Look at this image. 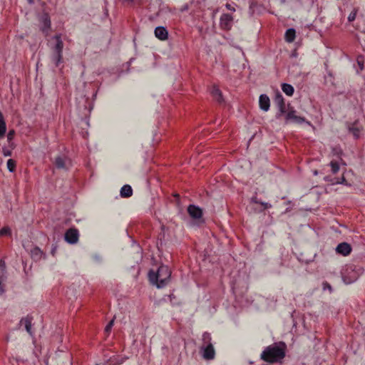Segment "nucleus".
<instances>
[{"label": "nucleus", "instance_id": "f257e3e1", "mask_svg": "<svg viewBox=\"0 0 365 365\" xmlns=\"http://www.w3.org/2000/svg\"><path fill=\"white\" fill-rule=\"evenodd\" d=\"M287 344L284 341L274 342L264 348L260 354V359L269 363H282L286 356Z\"/></svg>", "mask_w": 365, "mask_h": 365}, {"label": "nucleus", "instance_id": "f03ea898", "mask_svg": "<svg viewBox=\"0 0 365 365\" xmlns=\"http://www.w3.org/2000/svg\"><path fill=\"white\" fill-rule=\"evenodd\" d=\"M171 271L166 265H160L157 272L150 270L148 277L150 282L158 288L165 287L170 281Z\"/></svg>", "mask_w": 365, "mask_h": 365}, {"label": "nucleus", "instance_id": "7ed1b4c3", "mask_svg": "<svg viewBox=\"0 0 365 365\" xmlns=\"http://www.w3.org/2000/svg\"><path fill=\"white\" fill-rule=\"evenodd\" d=\"M362 273L363 269L361 267L354 265L347 266L342 274L343 281L346 284L353 283L357 280Z\"/></svg>", "mask_w": 365, "mask_h": 365}, {"label": "nucleus", "instance_id": "20e7f679", "mask_svg": "<svg viewBox=\"0 0 365 365\" xmlns=\"http://www.w3.org/2000/svg\"><path fill=\"white\" fill-rule=\"evenodd\" d=\"M283 116L284 118V123L286 124L291 123L299 125L304 123H309L306 120L304 117L297 115V110L289 105H288L287 109H286V113L283 115Z\"/></svg>", "mask_w": 365, "mask_h": 365}, {"label": "nucleus", "instance_id": "39448f33", "mask_svg": "<svg viewBox=\"0 0 365 365\" xmlns=\"http://www.w3.org/2000/svg\"><path fill=\"white\" fill-rule=\"evenodd\" d=\"M274 102L278 108V111L276 113V118L279 119L286 113V109L287 108L286 107L284 98L278 90L275 92Z\"/></svg>", "mask_w": 365, "mask_h": 365}, {"label": "nucleus", "instance_id": "423d86ee", "mask_svg": "<svg viewBox=\"0 0 365 365\" xmlns=\"http://www.w3.org/2000/svg\"><path fill=\"white\" fill-rule=\"evenodd\" d=\"M233 16L229 14H223L220 19V29L224 31H230L232 29Z\"/></svg>", "mask_w": 365, "mask_h": 365}, {"label": "nucleus", "instance_id": "0eeeda50", "mask_svg": "<svg viewBox=\"0 0 365 365\" xmlns=\"http://www.w3.org/2000/svg\"><path fill=\"white\" fill-rule=\"evenodd\" d=\"M64 238L68 243L71 245L76 244L79 238L78 230L74 227L69 228L65 232Z\"/></svg>", "mask_w": 365, "mask_h": 365}, {"label": "nucleus", "instance_id": "6e6552de", "mask_svg": "<svg viewBox=\"0 0 365 365\" xmlns=\"http://www.w3.org/2000/svg\"><path fill=\"white\" fill-rule=\"evenodd\" d=\"M200 351L202 358L207 361L212 360L215 357V350L213 345L200 346Z\"/></svg>", "mask_w": 365, "mask_h": 365}, {"label": "nucleus", "instance_id": "1a4fd4ad", "mask_svg": "<svg viewBox=\"0 0 365 365\" xmlns=\"http://www.w3.org/2000/svg\"><path fill=\"white\" fill-rule=\"evenodd\" d=\"M351 246L345 242L339 243L335 249L337 254L344 257L349 255L351 253Z\"/></svg>", "mask_w": 365, "mask_h": 365}, {"label": "nucleus", "instance_id": "9d476101", "mask_svg": "<svg viewBox=\"0 0 365 365\" xmlns=\"http://www.w3.org/2000/svg\"><path fill=\"white\" fill-rule=\"evenodd\" d=\"M187 212L192 218L195 220L200 219L202 216V209L195 205H190L187 207Z\"/></svg>", "mask_w": 365, "mask_h": 365}, {"label": "nucleus", "instance_id": "9b49d317", "mask_svg": "<svg viewBox=\"0 0 365 365\" xmlns=\"http://www.w3.org/2000/svg\"><path fill=\"white\" fill-rule=\"evenodd\" d=\"M259 107L264 111H267L270 106V100L266 94H262L259 100Z\"/></svg>", "mask_w": 365, "mask_h": 365}, {"label": "nucleus", "instance_id": "f8f14e48", "mask_svg": "<svg viewBox=\"0 0 365 365\" xmlns=\"http://www.w3.org/2000/svg\"><path fill=\"white\" fill-rule=\"evenodd\" d=\"M155 35L158 39L164 41L168 38V32L165 27L158 26L155 29Z\"/></svg>", "mask_w": 365, "mask_h": 365}, {"label": "nucleus", "instance_id": "ddd939ff", "mask_svg": "<svg viewBox=\"0 0 365 365\" xmlns=\"http://www.w3.org/2000/svg\"><path fill=\"white\" fill-rule=\"evenodd\" d=\"M32 321H33V317L30 315H27L25 318L21 319L20 321V323H24L25 325V329L26 331L30 334L32 335Z\"/></svg>", "mask_w": 365, "mask_h": 365}, {"label": "nucleus", "instance_id": "4468645a", "mask_svg": "<svg viewBox=\"0 0 365 365\" xmlns=\"http://www.w3.org/2000/svg\"><path fill=\"white\" fill-rule=\"evenodd\" d=\"M53 38L56 40V44L52 48L53 51H58L63 53V42L61 39V34L56 35Z\"/></svg>", "mask_w": 365, "mask_h": 365}, {"label": "nucleus", "instance_id": "2eb2a0df", "mask_svg": "<svg viewBox=\"0 0 365 365\" xmlns=\"http://www.w3.org/2000/svg\"><path fill=\"white\" fill-rule=\"evenodd\" d=\"M43 26L41 27V31L45 34V36L48 35V31L51 28V20L47 14H45L43 16Z\"/></svg>", "mask_w": 365, "mask_h": 365}, {"label": "nucleus", "instance_id": "dca6fc26", "mask_svg": "<svg viewBox=\"0 0 365 365\" xmlns=\"http://www.w3.org/2000/svg\"><path fill=\"white\" fill-rule=\"evenodd\" d=\"M67 158L64 156L58 155L55 158L54 165L58 169H67L66 165Z\"/></svg>", "mask_w": 365, "mask_h": 365}, {"label": "nucleus", "instance_id": "f3484780", "mask_svg": "<svg viewBox=\"0 0 365 365\" xmlns=\"http://www.w3.org/2000/svg\"><path fill=\"white\" fill-rule=\"evenodd\" d=\"M51 59L55 66L58 67L63 62V53L53 51Z\"/></svg>", "mask_w": 365, "mask_h": 365}, {"label": "nucleus", "instance_id": "a211bd4d", "mask_svg": "<svg viewBox=\"0 0 365 365\" xmlns=\"http://www.w3.org/2000/svg\"><path fill=\"white\" fill-rule=\"evenodd\" d=\"M296 37V31L293 28H290L287 30L284 38L287 42L292 43L294 41Z\"/></svg>", "mask_w": 365, "mask_h": 365}, {"label": "nucleus", "instance_id": "6ab92c4d", "mask_svg": "<svg viewBox=\"0 0 365 365\" xmlns=\"http://www.w3.org/2000/svg\"><path fill=\"white\" fill-rule=\"evenodd\" d=\"M212 95L217 102L222 103L224 101L221 91L216 86H214L212 91Z\"/></svg>", "mask_w": 365, "mask_h": 365}, {"label": "nucleus", "instance_id": "aec40b11", "mask_svg": "<svg viewBox=\"0 0 365 365\" xmlns=\"http://www.w3.org/2000/svg\"><path fill=\"white\" fill-rule=\"evenodd\" d=\"M133 195L132 187L129 185H125L121 187L120 196L122 197H129Z\"/></svg>", "mask_w": 365, "mask_h": 365}, {"label": "nucleus", "instance_id": "412c9836", "mask_svg": "<svg viewBox=\"0 0 365 365\" xmlns=\"http://www.w3.org/2000/svg\"><path fill=\"white\" fill-rule=\"evenodd\" d=\"M208 345H213L212 342L211 334L209 332H204L202 336V344L200 346H206Z\"/></svg>", "mask_w": 365, "mask_h": 365}, {"label": "nucleus", "instance_id": "4be33fe9", "mask_svg": "<svg viewBox=\"0 0 365 365\" xmlns=\"http://www.w3.org/2000/svg\"><path fill=\"white\" fill-rule=\"evenodd\" d=\"M282 90L286 95L289 96H292L294 91V87L291 84L286 83L282 84Z\"/></svg>", "mask_w": 365, "mask_h": 365}, {"label": "nucleus", "instance_id": "5701e85b", "mask_svg": "<svg viewBox=\"0 0 365 365\" xmlns=\"http://www.w3.org/2000/svg\"><path fill=\"white\" fill-rule=\"evenodd\" d=\"M356 121L354 122L351 125L349 126V131L354 135V137L357 139L360 136L361 129L355 127Z\"/></svg>", "mask_w": 365, "mask_h": 365}, {"label": "nucleus", "instance_id": "b1692460", "mask_svg": "<svg viewBox=\"0 0 365 365\" xmlns=\"http://www.w3.org/2000/svg\"><path fill=\"white\" fill-rule=\"evenodd\" d=\"M331 184H344L347 186H350L351 184L348 183L344 176H342L340 180L339 178H334L331 180Z\"/></svg>", "mask_w": 365, "mask_h": 365}, {"label": "nucleus", "instance_id": "393cba45", "mask_svg": "<svg viewBox=\"0 0 365 365\" xmlns=\"http://www.w3.org/2000/svg\"><path fill=\"white\" fill-rule=\"evenodd\" d=\"M42 254H43V252L37 247H34L31 250L32 257L36 258V259H40L41 257Z\"/></svg>", "mask_w": 365, "mask_h": 365}, {"label": "nucleus", "instance_id": "a878e982", "mask_svg": "<svg viewBox=\"0 0 365 365\" xmlns=\"http://www.w3.org/2000/svg\"><path fill=\"white\" fill-rule=\"evenodd\" d=\"M259 5H258V3L257 1H255V0L250 1L249 9H250V13L251 15H253L255 14V9Z\"/></svg>", "mask_w": 365, "mask_h": 365}, {"label": "nucleus", "instance_id": "bb28decb", "mask_svg": "<svg viewBox=\"0 0 365 365\" xmlns=\"http://www.w3.org/2000/svg\"><path fill=\"white\" fill-rule=\"evenodd\" d=\"M7 168L10 172H14L16 168V161L13 159H9L7 161Z\"/></svg>", "mask_w": 365, "mask_h": 365}, {"label": "nucleus", "instance_id": "cd10ccee", "mask_svg": "<svg viewBox=\"0 0 365 365\" xmlns=\"http://www.w3.org/2000/svg\"><path fill=\"white\" fill-rule=\"evenodd\" d=\"M330 166L331 168V172L333 174H336L339 170V165L336 161H331Z\"/></svg>", "mask_w": 365, "mask_h": 365}, {"label": "nucleus", "instance_id": "c85d7f7f", "mask_svg": "<svg viewBox=\"0 0 365 365\" xmlns=\"http://www.w3.org/2000/svg\"><path fill=\"white\" fill-rule=\"evenodd\" d=\"M252 201L257 204H260L263 206V210L271 207V205L267 202H259L256 197L252 198Z\"/></svg>", "mask_w": 365, "mask_h": 365}, {"label": "nucleus", "instance_id": "c756f323", "mask_svg": "<svg viewBox=\"0 0 365 365\" xmlns=\"http://www.w3.org/2000/svg\"><path fill=\"white\" fill-rule=\"evenodd\" d=\"M114 324V318L111 319L105 327V332L109 334Z\"/></svg>", "mask_w": 365, "mask_h": 365}, {"label": "nucleus", "instance_id": "7c9ffc66", "mask_svg": "<svg viewBox=\"0 0 365 365\" xmlns=\"http://www.w3.org/2000/svg\"><path fill=\"white\" fill-rule=\"evenodd\" d=\"M1 236L11 235V229L9 227H4L0 230Z\"/></svg>", "mask_w": 365, "mask_h": 365}, {"label": "nucleus", "instance_id": "2f4dec72", "mask_svg": "<svg viewBox=\"0 0 365 365\" xmlns=\"http://www.w3.org/2000/svg\"><path fill=\"white\" fill-rule=\"evenodd\" d=\"M357 9H354L353 11L350 13V14L348 16V21L351 22L355 20L356 14H357Z\"/></svg>", "mask_w": 365, "mask_h": 365}, {"label": "nucleus", "instance_id": "473e14b6", "mask_svg": "<svg viewBox=\"0 0 365 365\" xmlns=\"http://www.w3.org/2000/svg\"><path fill=\"white\" fill-rule=\"evenodd\" d=\"M322 285H323L324 290L328 289L330 292H331V291H332L331 286L327 282H324Z\"/></svg>", "mask_w": 365, "mask_h": 365}, {"label": "nucleus", "instance_id": "72a5a7b5", "mask_svg": "<svg viewBox=\"0 0 365 365\" xmlns=\"http://www.w3.org/2000/svg\"><path fill=\"white\" fill-rule=\"evenodd\" d=\"M15 131L14 130H9L7 134L8 140L10 141L14 138Z\"/></svg>", "mask_w": 365, "mask_h": 365}, {"label": "nucleus", "instance_id": "f704fd0d", "mask_svg": "<svg viewBox=\"0 0 365 365\" xmlns=\"http://www.w3.org/2000/svg\"><path fill=\"white\" fill-rule=\"evenodd\" d=\"M332 152H333L334 155H336L338 156L341 155L342 154V150L339 148H333Z\"/></svg>", "mask_w": 365, "mask_h": 365}, {"label": "nucleus", "instance_id": "c9c22d12", "mask_svg": "<svg viewBox=\"0 0 365 365\" xmlns=\"http://www.w3.org/2000/svg\"><path fill=\"white\" fill-rule=\"evenodd\" d=\"M2 152H3V154H4V156H10V155H11V151L8 150V149H6V148H3Z\"/></svg>", "mask_w": 365, "mask_h": 365}, {"label": "nucleus", "instance_id": "e433bc0d", "mask_svg": "<svg viewBox=\"0 0 365 365\" xmlns=\"http://www.w3.org/2000/svg\"><path fill=\"white\" fill-rule=\"evenodd\" d=\"M6 269V263L3 259L0 261V269L4 271Z\"/></svg>", "mask_w": 365, "mask_h": 365}, {"label": "nucleus", "instance_id": "4c0bfd02", "mask_svg": "<svg viewBox=\"0 0 365 365\" xmlns=\"http://www.w3.org/2000/svg\"><path fill=\"white\" fill-rule=\"evenodd\" d=\"M226 8L230 10V11H235V9L231 6V4H226L225 5Z\"/></svg>", "mask_w": 365, "mask_h": 365}, {"label": "nucleus", "instance_id": "58836bf2", "mask_svg": "<svg viewBox=\"0 0 365 365\" xmlns=\"http://www.w3.org/2000/svg\"><path fill=\"white\" fill-rule=\"evenodd\" d=\"M57 247L56 245H53V247L51 249V253L53 256L55 255V253L56 252Z\"/></svg>", "mask_w": 365, "mask_h": 365}, {"label": "nucleus", "instance_id": "ea45409f", "mask_svg": "<svg viewBox=\"0 0 365 365\" xmlns=\"http://www.w3.org/2000/svg\"><path fill=\"white\" fill-rule=\"evenodd\" d=\"M357 62H358V64L359 65L360 68H361V70H362L364 68V65H363V63H361L359 59L357 60Z\"/></svg>", "mask_w": 365, "mask_h": 365}, {"label": "nucleus", "instance_id": "a19ab883", "mask_svg": "<svg viewBox=\"0 0 365 365\" xmlns=\"http://www.w3.org/2000/svg\"><path fill=\"white\" fill-rule=\"evenodd\" d=\"M173 196H174V197H175L178 200H179V198H180V195H179V194H174V195H173Z\"/></svg>", "mask_w": 365, "mask_h": 365}, {"label": "nucleus", "instance_id": "79ce46f5", "mask_svg": "<svg viewBox=\"0 0 365 365\" xmlns=\"http://www.w3.org/2000/svg\"><path fill=\"white\" fill-rule=\"evenodd\" d=\"M122 362H123V360H120V361H118V362H116V364H120Z\"/></svg>", "mask_w": 365, "mask_h": 365}]
</instances>
